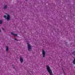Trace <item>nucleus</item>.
<instances>
[{
    "instance_id": "nucleus-1",
    "label": "nucleus",
    "mask_w": 75,
    "mask_h": 75,
    "mask_svg": "<svg viewBox=\"0 0 75 75\" xmlns=\"http://www.w3.org/2000/svg\"><path fill=\"white\" fill-rule=\"evenodd\" d=\"M46 67L47 69L49 74L50 75H53L52 70L51 69L50 67L48 65H46Z\"/></svg>"
},
{
    "instance_id": "nucleus-2",
    "label": "nucleus",
    "mask_w": 75,
    "mask_h": 75,
    "mask_svg": "<svg viewBox=\"0 0 75 75\" xmlns=\"http://www.w3.org/2000/svg\"><path fill=\"white\" fill-rule=\"evenodd\" d=\"M27 44L28 45V51H31V50H32L31 45L28 43H27Z\"/></svg>"
},
{
    "instance_id": "nucleus-3",
    "label": "nucleus",
    "mask_w": 75,
    "mask_h": 75,
    "mask_svg": "<svg viewBox=\"0 0 75 75\" xmlns=\"http://www.w3.org/2000/svg\"><path fill=\"white\" fill-rule=\"evenodd\" d=\"M45 54H46V52H45V51L43 49H42V57L43 58H45Z\"/></svg>"
},
{
    "instance_id": "nucleus-4",
    "label": "nucleus",
    "mask_w": 75,
    "mask_h": 75,
    "mask_svg": "<svg viewBox=\"0 0 75 75\" xmlns=\"http://www.w3.org/2000/svg\"><path fill=\"white\" fill-rule=\"evenodd\" d=\"M6 15H7V16L6 18V19L7 20V21H8V20H10V15L7 13H6Z\"/></svg>"
},
{
    "instance_id": "nucleus-5",
    "label": "nucleus",
    "mask_w": 75,
    "mask_h": 75,
    "mask_svg": "<svg viewBox=\"0 0 75 75\" xmlns=\"http://www.w3.org/2000/svg\"><path fill=\"white\" fill-rule=\"evenodd\" d=\"M20 61L21 62V63H23V62L24 61V60H23V58L22 57H20Z\"/></svg>"
},
{
    "instance_id": "nucleus-6",
    "label": "nucleus",
    "mask_w": 75,
    "mask_h": 75,
    "mask_svg": "<svg viewBox=\"0 0 75 75\" xmlns=\"http://www.w3.org/2000/svg\"><path fill=\"white\" fill-rule=\"evenodd\" d=\"M6 51H8V46H6Z\"/></svg>"
},
{
    "instance_id": "nucleus-7",
    "label": "nucleus",
    "mask_w": 75,
    "mask_h": 75,
    "mask_svg": "<svg viewBox=\"0 0 75 75\" xmlns=\"http://www.w3.org/2000/svg\"><path fill=\"white\" fill-rule=\"evenodd\" d=\"M7 5H5V6H4V9H6V8H7Z\"/></svg>"
},
{
    "instance_id": "nucleus-8",
    "label": "nucleus",
    "mask_w": 75,
    "mask_h": 75,
    "mask_svg": "<svg viewBox=\"0 0 75 75\" xmlns=\"http://www.w3.org/2000/svg\"><path fill=\"white\" fill-rule=\"evenodd\" d=\"M3 23V21L2 20H0V24H2V23Z\"/></svg>"
},
{
    "instance_id": "nucleus-9",
    "label": "nucleus",
    "mask_w": 75,
    "mask_h": 75,
    "mask_svg": "<svg viewBox=\"0 0 75 75\" xmlns=\"http://www.w3.org/2000/svg\"><path fill=\"white\" fill-rule=\"evenodd\" d=\"M4 18H6V17H7V16H6V15H4Z\"/></svg>"
},
{
    "instance_id": "nucleus-10",
    "label": "nucleus",
    "mask_w": 75,
    "mask_h": 75,
    "mask_svg": "<svg viewBox=\"0 0 75 75\" xmlns=\"http://www.w3.org/2000/svg\"><path fill=\"white\" fill-rule=\"evenodd\" d=\"M11 34L12 35H14V33H13V32H11Z\"/></svg>"
},
{
    "instance_id": "nucleus-11",
    "label": "nucleus",
    "mask_w": 75,
    "mask_h": 75,
    "mask_svg": "<svg viewBox=\"0 0 75 75\" xmlns=\"http://www.w3.org/2000/svg\"><path fill=\"white\" fill-rule=\"evenodd\" d=\"M13 35H16V37H17V34H14Z\"/></svg>"
},
{
    "instance_id": "nucleus-12",
    "label": "nucleus",
    "mask_w": 75,
    "mask_h": 75,
    "mask_svg": "<svg viewBox=\"0 0 75 75\" xmlns=\"http://www.w3.org/2000/svg\"><path fill=\"white\" fill-rule=\"evenodd\" d=\"M12 66L13 67V68L14 69H15V67L13 65Z\"/></svg>"
},
{
    "instance_id": "nucleus-13",
    "label": "nucleus",
    "mask_w": 75,
    "mask_h": 75,
    "mask_svg": "<svg viewBox=\"0 0 75 75\" xmlns=\"http://www.w3.org/2000/svg\"><path fill=\"white\" fill-rule=\"evenodd\" d=\"M15 40H16V41H18V40H17L16 38H15Z\"/></svg>"
},
{
    "instance_id": "nucleus-14",
    "label": "nucleus",
    "mask_w": 75,
    "mask_h": 75,
    "mask_svg": "<svg viewBox=\"0 0 75 75\" xmlns=\"http://www.w3.org/2000/svg\"><path fill=\"white\" fill-rule=\"evenodd\" d=\"M2 29L3 30V31H4V28H2Z\"/></svg>"
},
{
    "instance_id": "nucleus-15",
    "label": "nucleus",
    "mask_w": 75,
    "mask_h": 75,
    "mask_svg": "<svg viewBox=\"0 0 75 75\" xmlns=\"http://www.w3.org/2000/svg\"><path fill=\"white\" fill-rule=\"evenodd\" d=\"M0 32H1V30L0 29Z\"/></svg>"
},
{
    "instance_id": "nucleus-16",
    "label": "nucleus",
    "mask_w": 75,
    "mask_h": 75,
    "mask_svg": "<svg viewBox=\"0 0 75 75\" xmlns=\"http://www.w3.org/2000/svg\"><path fill=\"white\" fill-rule=\"evenodd\" d=\"M26 0V1H27V0Z\"/></svg>"
}]
</instances>
